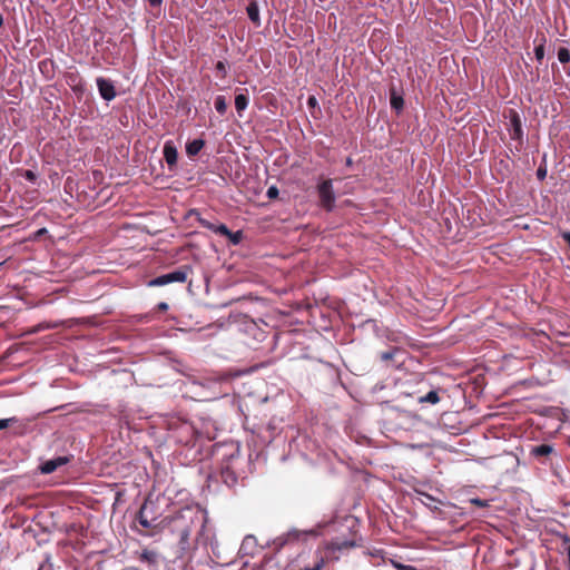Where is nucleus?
I'll list each match as a JSON object with an SVG mask.
<instances>
[{"mask_svg":"<svg viewBox=\"0 0 570 570\" xmlns=\"http://www.w3.org/2000/svg\"><path fill=\"white\" fill-rule=\"evenodd\" d=\"M396 568H399L400 570H415L414 567L412 566H403V564H400V563H394Z\"/></svg>","mask_w":570,"mask_h":570,"instance_id":"nucleus-33","label":"nucleus"},{"mask_svg":"<svg viewBox=\"0 0 570 570\" xmlns=\"http://www.w3.org/2000/svg\"><path fill=\"white\" fill-rule=\"evenodd\" d=\"M140 560L149 564H156L158 560V553L153 550H142L140 553Z\"/></svg>","mask_w":570,"mask_h":570,"instance_id":"nucleus-18","label":"nucleus"},{"mask_svg":"<svg viewBox=\"0 0 570 570\" xmlns=\"http://www.w3.org/2000/svg\"><path fill=\"white\" fill-rule=\"evenodd\" d=\"M537 177L539 180H543L547 177V168L544 166H540L538 168Z\"/></svg>","mask_w":570,"mask_h":570,"instance_id":"nucleus-30","label":"nucleus"},{"mask_svg":"<svg viewBox=\"0 0 570 570\" xmlns=\"http://www.w3.org/2000/svg\"><path fill=\"white\" fill-rule=\"evenodd\" d=\"M45 233H47V229H46V228H41V229H39V230L37 232V234H38V235H42V234H45Z\"/></svg>","mask_w":570,"mask_h":570,"instance_id":"nucleus-40","label":"nucleus"},{"mask_svg":"<svg viewBox=\"0 0 570 570\" xmlns=\"http://www.w3.org/2000/svg\"><path fill=\"white\" fill-rule=\"evenodd\" d=\"M97 88L100 97L106 101H111L116 98V89L115 85L111 80L106 79L104 77H98L96 79Z\"/></svg>","mask_w":570,"mask_h":570,"instance_id":"nucleus-6","label":"nucleus"},{"mask_svg":"<svg viewBox=\"0 0 570 570\" xmlns=\"http://www.w3.org/2000/svg\"><path fill=\"white\" fill-rule=\"evenodd\" d=\"M205 146V140L202 138L193 139L186 144V154L189 157H195Z\"/></svg>","mask_w":570,"mask_h":570,"instance_id":"nucleus-15","label":"nucleus"},{"mask_svg":"<svg viewBox=\"0 0 570 570\" xmlns=\"http://www.w3.org/2000/svg\"><path fill=\"white\" fill-rule=\"evenodd\" d=\"M69 462L67 456H57L48 460L40 465V472L42 474H50L55 472L59 466H62Z\"/></svg>","mask_w":570,"mask_h":570,"instance_id":"nucleus-9","label":"nucleus"},{"mask_svg":"<svg viewBox=\"0 0 570 570\" xmlns=\"http://www.w3.org/2000/svg\"><path fill=\"white\" fill-rule=\"evenodd\" d=\"M390 104L392 109L400 114L404 108V99L401 94L396 90L395 87L390 89Z\"/></svg>","mask_w":570,"mask_h":570,"instance_id":"nucleus-13","label":"nucleus"},{"mask_svg":"<svg viewBox=\"0 0 570 570\" xmlns=\"http://www.w3.org/2000/svg\"><path fill=\"white\" fill-rule=\"evenodd\" d=\"M471 503L476 505V507H480V508H484V507H488V502L484 501V500H481L479 498H475V499H471Z\"/></svg>","mask_w":570,"mask_h":570,"instance_id":"nucleus-32","label":"nucleus"},{"mask_svg":"<svg viewBox=\"0 0 570 570\" xmlns=\"http://www.w3.org/2000/svg\"><path fill=\"white\" fill-rule=\"evenodd\" d=\"M405 352L399 347H392L389 351L382 352L380 358L392 367H399L404 362Z\"/></svg>","mask_w":570,"mask_h":570,"instance_id":"nucleus-5","label":"nucleus"},{"mask_svg":"<svg viewBox=\"0 0 570 570\" xmlns=\"http://www.w3.org/2000/svg\"><path fill=\"white\" fill-rule=\"evenodd\" d=\"M510 137L513 140H522L523 130H522V121L519 114L514 110H510Z\"/></svg>","mask_w":570,"mask_h":570,"instance_id":"nucleus-7","label":"nucleus"},{"mask_svg":"<svg viewBox=\"0 0 570 570\" xmlns=\"http://www.w3.org/2000/svg\"><path fill=\"white\" fill-rule=\"evenodd\" d=\"M246 13L255 27H261L259 7L256 0H250L246 6Z\"/></svg>","mask_w":570,"mask_h":570,"instance_id":"nucleus-12","label":"nucleus"},{"mask_svg":"<svg viewBox=\"0 0 570 570\" xmlns=\"http://www.w3.org/2000/svg\"><path fill=\"white\" fill-rule=\"evenodd\" d=\"M2 26H3V17H2V14L0 13V27H2Z\"/></svg>","mask_w":570,"mask_h":570,"instance_id":"nucleus-41","label":"nucleus"},{"mask_svg":"<svg viewBox=\"0 0 570 570\" xmlns=\"http://www.w3.org/2000/svg\"><path fill=\"white\" fill-rule=\"evenodd\" d=\"M256 548H257L256 538L250 534L246 535L242 541V544L238 550V554L242 557L253 556L256 551Z\"/></svg>","mask_w":570,"mask_h":570,"instance_id":"nucleus-10","label":"nucleus"},{"mask_svg":"<svg viewBox=\"0 0 570 570\" xmlns=\"http://www.w3.org/2000/svg\"><path fill=\"white\" fill-rule=\"evenodd\" d=\"M38 570H53L49 556L39 564Z\"/></svg>","mask_w":570,"mask_h":570,"instance_id":"nucleus-25","label":"nucleus"},{"mask_svg":"<svg viewBox=\"0 0 570 570\" xmlns=\"http://www.w3.org/2000/svg\"><path fill=\"white\" fill-rule=\"evenodd\" d=\"M168 307H169V306H168V304H167L166 302H160V303H158V305H157V308H158L159 311H167V309H168Z\"/></svg>","mask_w":570,"mask_h":570,"instance_id":"nucleus-34","label":"nucleus"},{"mask_svg":"<svg viewBox=\"0 0 570 570\" xmlns=\"http://www.w3.org/2000/svg\"><path fill=\"white\" fill-rule=\"evenodd\" d=\"M558 59L561 63L569 62L570 61V51L564 47L559 48Z\"/></svg>","mask_w":570,"mask_h":570,"instance_id":"nucleus-21","label":"nucleus"},{"mask_svg":"<svg viewBox=\"0 0 570 570\" xmlns=\"http://www.w3.org/2000/svg\"><path fill=\"white\" fill-rule=\"evenodd\" d=\"M213 232L215 234H218L222 236H227V237L233 236V233L229 230V228L225 224L214 225Z\"/></svg>","mask_w":570,"mask_h":570,"instance_id":"nucleus-20","label":"nucleus"},{"mask_svg":"<svg viewBox=\"0 0 570 570\" xmlns=\"http://www.w3.org/2000/svg\"><path fill=\"white\" fill-rule=\"evenodd\" d=\"M148 1L151 7H160L163 3V0H148Z\"/></svg>","mask_w":570,"mask_h":570,"instance_id":"nucleus-35","label":"nucleus"},{"mask_svg":"<svg viewBox=\"0 0 570 570\" xmlns=\"http://www.w3.org/2000/svg\"><path fill=\"white\" fill-rule=\"evenodd\" d=\"M544 42L546 38H542V41L534 48V55L538 61H541L544 57Z\"/></svg>","mask_w":570,"mask_h":570,"instance_id":"nucleus-22","label":"nucleus"},{"mask_svg":"<svg viewBox=\"0 0 570 570\" xmlns=\"http://www.w3.org/2000/svg\"><path fill=\"white\" fill-rule=\"evenodd\" d=\"M356 515L348 510L340 509L336 511L334 518L325 523L318 525L316 529L299 531L296 529L289 530L274 539L273 544L279 549L287 543L295 541L306 540L307 537H316L318 534L332 535L331 541L326 543V550L332 553L335 551H343L352 549L356 546Z\"/></svg>","mask_w":570,"mask_h":570,"instance_id":"nucleus-1","label":"nucleus"},{"mask_svg":"<svg viewBox=\"0 0 570 570\" xmlns=\"http://www.w3.org/2000/svg\"><path fill=\"white\" fill-rule=\"evenodd\" d=\"M23 177L31 183L36 181L37 179V175L32 170H26Z\"/></svg>","mask_w":570,"mask_h":570,"instance_id":"nucleus-31","label":"nucleus"},{"mask_svg":"<svg viewBox=\"0 0 570 570\" xmlns=\"http://www.w3.org/2000/svg\"><path fill=\"white\" fill-rule=\"evenodd\" d=\"M215 70L222 76V77H225L226 76V72H227V69H226V63L224 61H217V63L215 65Z\"/></svg>","mask_w":570,"mask_h":570,"instance_id":"nucleus-24","label":"nucleus"},{"mask_svg":"<svg viewBox=\"0 0 570 570\" xmlns=\"http://www.w3.org/2000/svg\"><path fill=\"white\" fill-rule=\"evenodd\" d=\"M249 104L248 96L238 94L235 97V108L239 117H243V111L247 109Z\"/></svg>","mask_w":570,"mask_h":570,"instance_id":"nucleus-16","label":"nucleus"},{"mask_svg":"<svg viewBox=\"0 0 570 570\" xmlns=\"http://www.w3.org/2000/svg\"><path fill=\"white\" fill-rule=\"evenodd\" d=\"M355 505H356V503H355V502H352V503H351V508H354Z\"/></svg>","mask_w":570,"mask_h":570,"instance_id":"nucleus-42","label":"nucleus"},{"mask_svg":"<svg viewBox=\"0 0 570 570\" xmlns=\"http://www.w3.org/2000/svg\"><path fill=\"white\" fill-rule=\"evenodd\" d=\"M561 539H562L563 544L566 546L564 549H566L567 554H568L569 567H570V537L564 534V535L561 537Z\"/></svg>","mask_w":570,"mask_h":570,"instance_id":"nucleus-26","label":"nucleus"},{"mask_svg":"<svg viewBox=\"0 0 570 570\" xmlns=\"http://www.w3.org/2000/svg\"><path fill=\"white\" fill-rule=\"evenodd\" d=\"M530 455L541 463H547L548 461H551L552 455H556V449L552 444L542 443L532 446Z\"/></svg>","mask_w":570,"mask_h":570,"instance_id":"nucleus-4","label":"nucleus"},{"mask_svg":"<svg viewBox=\"0 0 570 570\" xmlns=\"http://www.w3.org/2000/svg\"><path fill=\"white\" fill-rule=\"evenodd\" d=\"M191 271L189 266H181L167 274L159 275L148 282V286L159 287L171 283H185L188 273Z\"/></svg>","mask_w":570,"mask_h":570,"instance_id":"nucleus-3","label":"nucleus"},{"mask_svg":"<svg viewBox=\"0 0 570 570\" xmlns=\"http://www.w3.org/2000/svg\"><path fill=\"white\" fill-rule=\"evenodd\" d=\"M17 417L0 419V430H3L10 425L11 422H17Z\"/></svg>","mask_w":570,"mask_h":570,"instance_id":"nucleus-28","label":"nucleus"},{"mask_svg":"<svg viewBox=\"0 0 570 570\" xmlns=\"http://www.w3.org/2000/svg\"><path fill=\"white\" fill-rule=\"evenodd\" d=\"M278 194H279V190H278V188L275 185L269 186L267 188V191H266L267 198L275 199V198L278 197Z\"/></svg>","mask_w":570,"mask_h":570,"instance_id":"nucleus-23","label":"nucleus"},{"mask_svg":"<svg viewBox=\"0 0 570 570\" xmlns=\"http://www.w3.org/2000/svg\"><path fill=\"white\" fill-rule=\"evenodd\" d=\"M324 566V559L320 558L313 566L306 567L303 570H321Z\"/></svg>","mask_w":570,"mask_h":570,"instance_id":"nucleus-27","label":"nucleus"},{"mask_svg":"<svg viewBox=\"0 0 570 570\" xmlns=\"http://www.w3.org/2000/svg\"><path fill=\"white\" fill-rule=\"evenodd\" d=\"M320 198L324 206L330 207L334 202V197L332 194V181L325 180L318 186Z\"/></svg>","mask_w":570,"mask_h":570,"instance_id":"nucleus-11","label":"nucleus"},{"mask_svg":"<svg viewBox=\"0 0 570 570\" xmlns=\"http://www.w3.org/2000/svg\"><path fill=\"white\" fill-rule=\"evenodd\" d=\"M163 154L169 169L175 168L177 165L178 151L175 144L171 140H167L164 144Z\"/></svg>","mask_w":570,"mask_h":570,"instance_id":"nucleus-8","label":"nucleus"},{"mask_svg":"<svg viewBox=\"0 0 570 570\" xmlns=\"http://www.w3.org/2000/svg\"><path fill=\"white\" fill-rule=\"evenodd\" d=\"M48 66V62L47 61H41L39 63V67H40V70L43 72V67H47Z\"/></svg>","mask_w":570,"mask_h":570,"instance_id":"nucleus-38","label":"nucleus"},{"mask_svg":"<svg viewBox=\"0 0 570 570\" xmlns=\"http://www.w3.org/2000/svg\"><path fill=\"white\" fill-rule=\"evenodd\" d=\"M352 163H353L352 157H347V158H346V165H347V166H351V165H352Z\"/></svg>","mask_w":570,"mask_h":570,"instance_id":"nucleus-39","label":"nucleus"},{"mask_svg":"<svg viewBox=\"0 0 570 570\" xmlns=\"http://www.w3.org/2000/svg\"><path fill=\"white\" fill-rule=\"evenodd\" d=\"M220 475H222L223 482L227 487H234L237 483L238 478H237L236 473L234 472V470L229 465H225L222 468Z\"/></svg>","mask_w":570,"mask_h":570,"instance_id":"nucleus-14","label":"nucleus"},{"mask_svg":"<svg viewBox=\"0 0 570 570\" xmlns=\"http://www.w3.org/2000/svg\"><path fill=\"white\" fill-rule=\"evenodd\" d=\"M214 106H215V109L216 111L220 115V116H224L227 111V100H226V97L223 96V95H218L215 97V101H214Z\"/></svg>","mask_w":570,"mask_h":570,"instance_id":"nucleus-17","label":"nucleus"},{"mask_svg":"<svg viewBox=\"0 0 570 570\" xmlns=\"http://www.w3.org/2000/svg\"><path fill=\"white\" fill-rule=\"evenodd\" d=\"M198 222L199 224L206 228V229H209L213 232V228H214V225L213 223H210L209 220L205 219V218H198Z\"/></svg>","mask_w":570,"mask_h":570,"instance_id":"nucleus-29","label":"nucleus"},{"mask_svg":"<svg viewBox=\"0 0 570 570\" xmlns=\"http://www.w3.org/2000/svg\"><path fill=\"white\" fill-rule=\"evenodd\" d=\"M147 510V503H144L137 514L139 524L145 529H150L149 534H155L159 527L168 528L173 534L178 537V544L183 551L189 548V537L196 523L200 524L199 537H203L206 529V514L198 508L185 507L174 515L164 518L159 523H155L156 518H148Z\"/></svg>","mask_w":570,"mask_h":570,"instance_id":"nucleus-2","label":"nucleus"},{"mask_svg":"<svg viewBox=\"0 0 570 570\" xmlns=\"http://www.w3.org/2000/svg\"><path fill=\"white\" fill-rule=\"evenodd\" d=\"M229 239L232 240L233 244H237L239 242L238 233L233 234V236L229 237Z\"/></svg>","mask_w":570,"mask_h":570,"instance_id":"nucleus-37","label":"nucleus"},{"mask_svg":"<svg viewBox=\"0 0 570 570\" xmlns=\"http://www.w3.org/2000/svg\"><path fill=\"white\" fill-rule=\"evenodd\" d=\"M440 401V396L436 391H430L424 396L419 399L420 403H431L436 404Z\"/></svg>","mask_w":570,"mask_h":570,"instance_id":"nucleus-19","label":"nucleus"},{"mask_svg":"<svg viewBox=\"0 0 570 570\" xmlns=\"http://www.w3.org/2000/svg\"><path fill=\"white\" fill-rule=\"evenodd\" d=\"M307 104H308V106H311V107H315V106H316V104H317V100H316V98H315V97L311 96V97L308 98V100H307Z\"/></svg>","mask_w":570,"mask_h":570,"instance_id":"nucleus-36","label":"nucleus"}]
</instances>
